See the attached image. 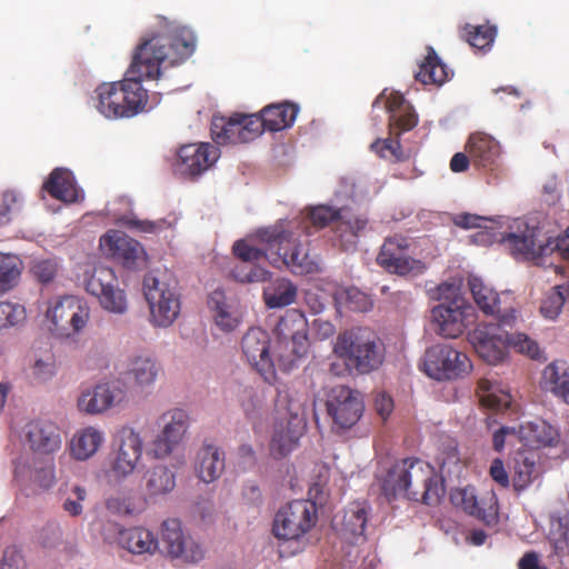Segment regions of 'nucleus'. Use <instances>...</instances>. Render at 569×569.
Wrapping results in <instances>:
<instances>
[{
    "mask_svg": "<svg viewBox=\"0 0 569 569\" xmlns=\"http://www.w3.org/2000/svg\"><path fill=\"white\" fill-rule=\"evenodd\" d=\"M541 388L569 405V366L557 360L549 363L542 371Z\"/></svg>",
    "mask_w": 569,
    "mask_h": 569,
    "instance_id": "obj_41",
    "label": "nucleus"
},
{
    "mask_svg": "<svg viewBox=\"0 0 569 569\" xmlns=\"http://www.w3.org/2000/svg\"><path fill=\"white\" fill-rule=\"evenodd\" d=\"M161 366L148 353H136L128 358L124 377L136 391L150 395L160 377Z\"/></svg>",
    "mask_w": 569,
    "mask_h": 569,
    "instance_id": "obj_27",
    "label": "nucleus"
},
{
    "mask_svg": "<svg viewBox=\"0 0 569 569\" xmlns=\"http://www.w3.org/2000/svg\"><path fill=\"white\" fill-rule=\"evenodd\" d=\"M238 113L226 118L214 117L211 122V137L217 144H236L240 142Z\"/></svg>",
    "mask_w": 569,
    "mask_h": 569,
    "instance_id": "obj_52",
    "label": "nucleus"
},
{
    "mask_svg": "<svg viewBox=\"0 0 569 569\" xmlns=\"http://www.w3.org/2000/svg\"><path fill=\"white\" fill-rule=\"evenodd\" d=\"M157 433L150 442V455L156 459H167L184 441L190 419L186 410L172 408L157 419Z\"/></svg>",
    "mask_w": 569,
    "mask_h": 569,
    "instance_id": "obj_13",
    "label": "nucleus"
},
{
    "mask_svg": "<svg viewBox=\"0 0 569 569\" xmlns=\"http://www.w3.org/2000/svg\"><path fill=\"white\" fill-rule=\"evenodd\" d=\"M14 478L18 482L30 481L42 490H49L56 485V465L52 459L34 460L32 466L24 458L14 462Z\"/></svg>",
    "mask_w": 569,
    "mask_h": 569,
    "instance_id": "obj_32",
    "label": "nucleus"
},
{
    "mask_svg": "<svg viewBox=\"0 0 569 569\" xmlns=\"http://www.w3.org/2000/svg\"><path fill=\"white\" fill-rule=\"evenodd\" d=\"M326 407L336 430H346L353 427L361 418L365 409L361 395L343 385L329 389Z\"/></svg>",
    "mask_w": 569,
    "mask_h": 569,
    "instance_id": "obj_17",
    "label": "nucleus"
},
{
    "mask_svg": "<svg viewBox=\"0 0 569 569\" xmlns=\"http://www.w3.org/2000/svg\"><path fill=\"white\" fill-rule=\"evenodd\" d=\"M466 150L473 164L480 168L497 164L502 153L499 141L482 132L470 134Z\"/></svg>",
    "mask_w": 569,
    "mask_h": 569,
    "instance_id": "obj_36",
    "label": "nucleus"
},
{
    "mask_svg": "<svg viewBox=\"0 0 569 569\" xmlns=\"http://www.w3.org/2000/svg\"><path fill=\"white\" fill-rule=\"evenodd\" d=\"M455 224L463 229H480L472 239L476 243L489 244L495 242L492 233L497 232V217H483L473 213H460L455 217Z\"/></svg>",
    "mask_w": 569,
    "mask_h": 569,
    "instance_id": "obj_46",
    "label": "nucleus"
},
{
    "mask_svg": "<svg viewBox=\"0 0 569 569\" xmlns=\"http://www.w3.org/2000/svg\"><path fill=\"white\" fill-rule=\"evenodd\" d=\"M548 540L558 558L569 557V513L567 511L550 515Z\"/></svg>",
    "mask_w": 569,
    "mask_h": 569,
    "instance_id": "obj_47",
    "label": "nucleus"
},
{
    "mask_svg": "<svg viewBox=\"0 0 569 569\" xmlns=\"http://www.w3.org/2000/svg\"><path fill=\"white\" fill-rule=\"evenodd\" d=\"M298 112V106L284 102L263 108L260 117L266 130L281 131L295 123Z\"/></svg>",
    "mask_w": 569,
    "mask_h": 569,
    "instance_id": "obj_45",
    "label": "nucleus"
},
{
    "mask_svg": "<svg viewBox=\"0 0 569 569\" xmlns=\"http://www.w3.org/2000/svg\"><path fill=\"white\" fill-rule=\"evenodd\" d=\"M57 357L51 346L36 347L29 366L31 380L37 385L49 383L58 373Z\"/></svg>",
    "mask_w": 569,
    "mask_h": 569,
    "instance_id": "obj_40",
    "label": "nucleus"
},
{
    "mask_svg": "<svg viewBox=\"0 0 569 569\" xmlns=\"http://www.w3.org/2000/svg\"><path fill=\"white\" fill-rule=\"evenodd\" d=\"M241 350L248 363L272 385L277 381L276 362L270 351L269 333L259 328L248 329L241 340Z\"/></svg>",
    "mask_w": 569,
    "mask_h": 569,
    "instance_id": "obj_18",
    "label": "nucleus"
},
{
    "mask_svg": "<svg viewBox=\"0 0 569 569\" xmlns=\"http://www.w3.org/2000/svg\"><path fill=\"white\" fill-rule=\"evenodd\" d=\"M60 263L56 258L34 259L31 264L32 274L42 283L51 282L57 276Z\"/></svg>",
    "mask_w": 569,
    "mask_h": 569,
    "instance_id": "obj_64",
    "label": "nucleus"
},
{
    "mask_svg": "<svg viewBox=\"0 0 569 569\" xmlns=\"http://www.w3.org/2000/svg\"><path fill=\"white\" fill-rule=\"evenodd\" d=\"M21 439L30 450L40 455H53L62 445L59 427L48 420L36 419L27 422L21 430Z\"/></svg>",
    "mask_w": 569,
    "mask_h": 569,
    "instance_id": "obj_25",
    "label": "nucleus"
},
{
    "mask_svg": "<svg viewBox=\"0 0 569 569\" xmlns=\"http://www.w3.org/2000/svg\"><path fill=\"white\" fill-rule=\"evenodd\" d=\"M176 488V473L168 466L159 463L152 466L146 473L144 497L148 503L170 495Z\"/></svg>",
    "mask_w": 569,
    "mask_h": 569,
    "instance_id": "obj_39",
    "label": "nucleus"
},
{
    "mask_svg": "<svg viewBox=\"0 0 569 569\" xmlns=\"http://www.w3.org/2000/svg\"><path fill=\"white\" fill-rule=\"evenodd\" d=\"M347 209L348 208H339L333 201V198L331 199L330 206L319 204L311 207L303 217L302 229L306 234L309 236L311 232L307 223H311L315 228H323L336 220L335 233L340 247L346 251L353 250L358 243L360 232L363 231L368 224V220L366 217L361 216L347 219L341 214Z\"/></svg>",
    "mask_w": 569,
    "mask_h": 569,
    "instance_id": "obj_9",
    "label": "nucleus"
},
{
    "mask_svg": "<svg viewBox=\"0 0 569 569\" xmlns=\"http://www.w3.org/2000/svg\"><path fill=\"white\" fill-rule=\"evenodd\" d=\"M106 432L98 426H87L78 429L69 443L70 456L77 461H87L103 446Z\"/></svg>",
    "mask_w": 569,
    "mask_h": 569,
    "instance_id": "obj_35",
    "label": "nucleus"
},
{
    "mask_svg": "<svg viewBox=\"0 0 569 569\" xmlns=\"http://www.w3.org/2000/svg\"><path fill=\"white\" fill-rule=\"evenodd\" d=\"M219 158V149L211 143H189L178 150L174 169L180 176L198 177L209 170Z\"/></svg>",
    "mask_w": 569,
    "mask_h": 569,
    "instance_id": "obj_22",
    "label": "nucleus"
},
{
    "mask_svg": "<svg viewBox=\"0 0 569 569\" xmlns=\"http://www.w3.org/2000/svg\"><path fill=\"white\" fill-rule=\"evenodd\" d=\"M441 477L437 478L443 485V478L458 476L461 469L460 457L456 445L450 443L437 458Z\"/></svg>",
    "mask_w": 569,
    "mask_h": 569,
    "instance_id": "obj_59",
    "label": "nucleus"
},
{
    "mask_svg": "<svg viewBox=\"0 0 569 569\" xmlns=\"http://www.w3.org/2000/svg\"><path fill=\"white\" fill-rule=\"evenodd\" d=\"M120 548L132 556L152 557L160 549V539L157 532L146 526L127 527L122 532Z\"/></svg>",
    "mask_w": 569,
    "mask_h": 569,
    "instance_id": "obj_33",
    "label": "nucleus"
},
{
    "mask_svg": "<svg viewBox=\"0 0 569 569\" xmlns=\"http://www.w3.org/2000/svg\"><path fill=\"white\" fill-rule=\"evenodd\" d=\"M49 330L60 337H69L82 331L89 319L90 308L87 301L77 296H62L49 300L46 312Z\"/></svg>",
    "mask_w": 569,
    "mask_h": 569,
    "instance_id": "obj_11",
    "label": "nucleus"
},
{
    "mask_svg": "<svg viewBox=\"0 0 569 569\" xmlns=\"http://www.w3.org/2000/svg\"><path fill=\"white\" fill-rule=\"evenodd\" d=\"M144 449V439L137 428L123 425L113 436L109 457L110 473L117 481H124L139 468Z\"/></svg>",
    "mask_w": 569,
    "mask_h": 569,
    "instance_id": "obj_10",
    "label": "nucleus"
},
{
    "mask_svg": "<svg viewBox=\"0 0 569 569\" xmlns=\"http://www.w3.org/2000/svg\"><path fill=\"white\" fill-rule=\"evenodd\" d=\"M297 287L286 278H277L263 289V299L268 308L278 309L295 302Z\"/></svg>",
    "mask_w": 569,
    "mask_h": 569,
    "instance_id": "obj_48",
    "label": "nucleus"
},
{
    "mask_svg": "<svg viewBox=\"0 0 569 569\" xmlns=\"http://www.w3.org/2000/svg\"><path fill=\"white\" fill-rule=\"evenodd\" d=\"M24 202V196L18 190L0 191V227L12 222L23 210Z\"/></svg>",
    "mask_w": 569,
    "mask_h": 569,
    "instance_id": "obj_54",
    "label": "nucleus"
},
{
    "mask_svg": "<svg viewBox=\"0 0 569 569\" xmlns=\"http://www.w3.org/2000/svg\"><path fill=\"white\" fill-rule=\"evenodd\" d=\"M479 388L482 392L481 402L485 406L498 411L510 408L512 396L509 390L500 383L490 380H481Z\"/></svg>",
    "mask_w": 569,
    "mask_h": 569,
    "instance_id": "obj_53",
    "label": "nucleus"
},
{
    "mask_svg": "<svg viewBox=\"0 0 569 569\" xmlns=\"http://www.w3.org/2000/svg\"><path fill=\"white\" fill-rule=\"evenodd\" d=\"M316 515V505L310 500H293L289 502L274 517V536L284 540L300 538L315 525Z\"/></svg>",
    "mask_w": 569,
    "mask_h": 569,
    "instance_id": "obj_16",
    "label": "nucleus"
},
{
    "mask_svg": "<svg viewBox=\"0 0 569 569\" xmlns=\"http://www.w3.org/2000/svg\"><path fill=\"white\" fill-rule=\"evenodd\" d=\"M303 430V419L298 415L276 422L270 443L271 455L274 458H283L292 452L298 447Z\"/></svg>",
    "mask_w": 569,
    "mask_h": 569,
    "instance_id": "obj_30",
    "label": "nucleus"
},
{
    "mask_svg": "<svg viewBox=\"0 0 569 569\" xmlns=\"http://www.w3.org/2000/svg\"><path fill=\"white\" fill-rule=\"evenodd\" d=\"M100 382L110 412L122 411L130 407L132 402L131 387L128 379L122 373L102 379Z\"/></svg>",
    "mask_w": 569,
    "mask_h": 569,
    "instance_id": "obj_43",
    "label": "nucleus"
},
{
    "mask_svg": "<svg viewBox=\"0 0 569 569\" xmlns=\"http://www.w3.org/2000/svg\"><path fill=\"white\" fill-rule=\"evenodd\" d=\"M224 469V457L220 449L212 445H203L197 455L196 470L198 477L206 483L213 482Z\"/></svg>",
    "mask_w": 569,
    "mask_h": 569,
    "instance_id": "obj_42",
    "label": "nucleus"
},
{
    "mask_svg": "<svg viewBox=\"0 0 569 569\" xmlns=\"http://www.w3.org/2000/svg\"><path fill=\"white\" fill-rule=\"evenodd\" d=\"M438 298L441 302L431 310L437 333L443 338L459 337L473 321V307L465 299L456 283H441L438 287Z\"/></svg>",
    "mask_w": 569,
    "mask_h": 569,
    "instance_id": "obj_7",
    "label": "nucleus"
},
{
    "mask_svg": "<svg viewBox=\"0 0 569 569\" xmlns=\"http://www.w3.org/2000/svg\"><path fill=\"white\" fill-rule=\"evenodd\" d=\"M466 30L468 42L479 50L490 48L497 36V29L493 26H467Z\"/></svg>",
    "mask_w": 569,
    "mask_h": 569,
    "instance_id": "obj_61",
    "label": "nucleus"
},
{
    "mask_svg": "<svg viewBox=\"0 0 569 569\" xmlns=\"http://www.w3.org/2000/svg\"><path fill=\"white\" fill-rule=\"evenodd\" d=\"M114 203L109 207V212L113 214L116 220L130 229H133L139 232L144 233H159L164 229L167 222L164 220L160 221H149V220H139L133 217L131 213H119L116 208H113Z\"/></svg>",
    "mask_w": 569,
    "mask_h": 569,
    "instance_id": "obj_56",
    "label": "nucleus"
},
{
    "mask_svg": "<svg viewBox=\"0 0 569 569\" xmlns=\"http://www.w3.org/2000/svg\"><path fill=\"white\" fill-rule=\"evenodd\" d=\"M208 308L214 325L221 331L231 332L242 322L243 309L239 299L222 288H217L209 295Z\"/></svg>",
    "mask_w": 569,
    "mask_h": 569,
    "instance_id": "obj_24",
    "label": "nucleus"
},
{
    "mask_svg": "<svg viewBox=\"0 0 569 569\" xmlns=\"http://www.w3.org/2000/svg\"><path fill=\"white\" fill-rule=\"evenodd\" d=\"M469 357L445 343L435 345L426 350L422 370L433 380L446 381L461 378L471 371Z\"/></svg>",
    "mask_w": 569,
    "mask_h": 569,
    "instance_id": "obj_14",
    "label": "nucleus"
},
{
    "mask_svg": "<svg viewBox=\"0 0 569 569\" xmlns=\"http://www.w3.org/2000/svg\"><path fill=\"white\" fill-rule=\"evenodd\" d=\"M44 189L56 199L73 203L83 199V190L76 182L73 173L64 168L54 169L44 183Z\"/></svg>",
    "mask_w": 569,
    "mask_h": 569,
    "instance_id": "obj_37",
    "label": "nucleus"
},
{
    "mask_svg": "<svg viewBox=\"0 0 569 569\" xmlns=\"http://www.w3.org/2000/svg\"><path fill=\"white\" fill-rule=\"evenodd\" d=\"M100 249L106 256L130 269L140 267L146 260L143 247L119 230L106 232L100 238Z\"/></svg>",
    "mask_w": 569,
    "mask_h": 569,
    "instance_id": "obj_23",
    "label": "nucleus"
},
{
    "mask_svg": "<svg viewBox=\"0 0 569 569\" xmlns=\"http://www.w3.org/2000/svg\"><path fill=\"white\" fill-rule=\"evenodd\" d=\"M468 287L480 311L486 316H496L499 312L501 302L499 293L487 284L482 278L470 274L468 277Z\"/></svg>",
    "mask_w": 569,
    "mask_h": 569,
    "instance_id": "obj_44",
    "label": "nucleus"
},
{
    "mask_svg": "<svg viewBox=\"0 0 569 569\" xmlns=\"http://www.w3.org/2000/svg\"><path fill=\"white\" fill-rule=\"evenodd\" d=\"M77 409L87 416H103L110 412L106 395L99 381L92 387L82 389L77 398Z\"/></svg>",
    "mask_w": 569,
    "mask_h": 569,
    "instance_id": "obj_49",
    "label": "nucleus"
},
{
    "mask_svg": "<svg viewBox=\"0 0 569 569\" xmlns=\"http://www.w3.org/2000/svg\"><path fill=\"white\" fill-rule=\"evenodd\" d=\"M519 432L520 443L529 448L555 447L560 440L558 429L542 419L522 422Z\"/></svg>",
    "mask_w": 569,
    "mask_h": 569,
    "instance_id": "obj_38",
    "label": "nucleus"
},
{
    "mask_svg": "<svg viewBox=\"0 0 569 569\" xmlns=\"http://www.w3.org/2000/svg\"><path fill=\"white\" fill-rule=\"evenodd\" d=\"M538 477L536 456L532 452H518L515 457L512 485L516 491L526 490Z\"/></svg>",
    "mask_w": 569,
    "mask_h": 569,
    "instance_id": "obj_50",
    "label": "nucleus"
},
{
    "mask_svg": "<svg viewBox=\"0 0 569 569\" xmlns=\"http://www.w3.org/2000/svg\"><path fill=\"white\" fill-rule=\"evenodd\" d=\"M88 498V490L84 486L74 483L64 493L62 510L71 517H79L83 513V502Z\"/></svg>",
    "mask_w": 569,
    "mask_h": 569,
    "instance_id": "obj_57",
    "label": "nucleus"
},
{
    "mask_svg": "<svg viewBox=\"0 0 569 569\" xmlns=\"http://www.w3.org/2000/svg\"><path fill=\"white\" fill-rule=\"evenodd\" d=\"M368 520V507L365 501H353L333 520V527L339 535L350 543L363 540L366 523Z\"/></svg>",
    "mask_w": 569,
    "mask_h": 569,
    "instance_id": "obj_31",
    "label": "nucleus"
},
{
    "mask_svg": "<svg viewBox=\"0 0 569 569\" xmlns=\"http://www.w3.org/2000/svg\"><path fill=\"white\" fill-rule=\"evenodd\" d=\"M83 286L88 293L98 299L103 310L114 315L127 312V296L119 288L118 279L111 268L96 266L91 271L86 272Z\"/></svg>",
    "mask_w": 569,
    "mask_h": 569,
    "instance_id": "obj_15",
    "label": "nucleus"
},
{
    "mask_svg": "<svg viewBox=\"0 0 569 569\" xmlns=\"http://www.w3.org/2000/svg\"><path fill=\"white\" fill-rule=\"evenodd\" d=\"M452 76V71L445 66L436 52L430 48L425 61L420 64L416 78L427 84H442Z\"/></svg>",
    "mask_w": 569,
    "mask_h": 569,
    "instance_id": "obj_51",
    "label": "nucleus"
},
{
    "mask_svg": "<svg viewBox=\"0 0 569 569\" xmlns=\"http://www.w3.org/2000/svg\"><path fill=\"white\" fill-rule=\"evenodd\" d=\"M377 106L387 109L390 130L396 134L412 129L418 122L411 104L398 91L385 89L373 103V107Z\"/></svg>",
    "mask_w": 569,
    "mask_h": 569,
    "instance_id": "obj_29",
    "label": "nucleus"
},
{
    "mask_svg": "<svg viewBox=\"0 0 569 569\" xmlns=\"http://www.w3.org/2000/svg\"><path fill=\"white\" fill-rule=\"evenodd\" d=\"M194 32L176 21L163 19L161 31L143 40L136 49L123 80L97 87L92 106L107 119L132 118L160 102L158 93L148 94L143 80H157L167 67L182 63L196 50Z\"/></svg>",
    "mask_w": 569,
    "mask_h": 569,
    "instance_id": "obj_1",
    "label": "nucleus"
},
{
    "mask_svg": "<svg viewBox=\"0 0 569 569\" xmlns=\"http://www.w3.org/2000/svg\"><path fill=\"white\" fill-rule=\"evenodd\" d=\"M469 342L481 359L498 365L507 356L508 332L493 322L479 323L469 333Z\"/></svg>",
    "mask_w": 569,
    "mask_h": 569,
    "instance_id": "obj_21",
    "label": "nucleus"
},
{
    "mask_svg": "<svg viewBox=\"0 0 569 569\" xmlns=\"http://www.w3.org/2000/svg\"><path fill=\"white\" fill-rule=\"evenodd\" d=\"M21 261L16 254L0 253V293L8 292L19 281Z\"/></svg>",
    "mask_w": 569,
    "mask_h": 569,
    "instance_id": "obj_55",
    "label": "nucleus"
},
{
    "mask_svg": "<svg viewBox=\"0 0 569 569\" xmlns=\"http://www.w3.org/2000/svg\"><path fill=\"white\" fill-rule=\"evenodd\" d=\"M258 244L254 239H241L234 242L233 253L242 261V264L237 266L232 274L234 279L243 283L264 282L270 279L271 273L257 264L261 259L266 258V243L261 241L259 234L257 236Z\"/></svg>",
    "mask_w": 569,
    "mask_h": 569,
    "instance_id": "obj_19",
    "label": "nucleus"
},
{
    "mask_svg": "<svg viewBox=\"0 0 569 569\" xmlns=\"http://www.w3.org/2000/svg\"><path fill=\"white\" fill-rule=\"evenodd\" d=\"M451 500L456 506H460L467 513L485 523L491 525L498 519V498L491 490L478 497L475 488L467 487L452 492Z\"/></svg>",
    "mask_w": 569,
    "mask_h": 569,
    "instance_id": "obj_26",
    "label": "nucleus"
},
{
    "mask_svg": "<svg viewBox=\"0 0 569 569\" xmlns=\"http://www.w3.org/2000/svg\"><path fill=\"white\" fill-rule=\"evenodd\" d=\"M381 488L387 497L407 496L427 505L438 503L445 495V487L437 478L435 468L420 459H405L396 462L382 479Z\"/></svg>",
    "mask_w": 569,
    "mask_h": 569,
    "instance_id": "obj_2",
    "label": "nucleus"
},
{
    "mask_svg": "<svg viewBox=\"0 0 569 569\" xmlns=\"http://www.w3.org/2000/svg\"><path fill=\"white\" fill-rule=\"evenodd\" d=\"M143 293L152 325L161 328L171 326L180 313L176 281L166 272L152 271L144 276Z\"/></svg>",
    "mask_w": 569,
    "mask_h": 569,
    "instance_id": "obj_8",
    "label": "nucleus"
},
{
    "mask_svg": "<svg viewBox=\"0 0 569 569\" xmlns=\"http://www.w3.org/2000/svg\"><path fill=\"white\" fill-rule=\"evenodd\" d=\"M492 238L517 260L538 262L551 254V237H545L535 218L498 216Z\"/></svg>",
    "mask_w": 569,
    "mask_h": 569,
    "instance_id": "obj_3",
    "label": "nucleus"
},
{
    "mask_svg": "<svg viewBox=\"0 0 569 569\" xmlns=\"http://www.w3.org/2000/svg\"><path fill=\"white\" fill-rule=\"evenodd\" d=\"M300 236L278 227L259 231V238L266 243L264 254L271 264H283L296 274H307L319 267L318 261L309 256Z\"/></svg>",
    "mask_w": 569,
    "mask_h": 569,
    "instance_id": "obj_4",
    "label": "nucleus"
},
{
    "mask_svg": "<svg viewBox=\"0 0 569 569\" xmlns=\"http://www.w3.org/2000/svg\"><path fill=\"white\" fill-rule=\"evenodd\" d=\"M378 181L368 177L341 178L333 194V201L339 208L351 209L370 201L381 189Z\"/></svg>",
    "mask_w": 569,
    "mask_h": 569,
    "instance_id": "obj_28",
    "label": "nucleus"
},
{
    "mask_svg": "<svg viewBox=\"0 0 569 569\" xmlns=\"http://www.w3.org/2000/svg\"><path fill=\"white\" fill-rule=\"evenodd\" d=\"M377 261L387 271L400 276H416L425 270V263L411 257L410 243L407 238L401 236L386 239Z\"/></svg>",
    "mask_w": 569,
    "mask_h": 569,
    "instance_id": "obj_20",
    "label": "nucleus"
},
{
    "mask_svg": "<svg viewBox=\"0 0 569 569\" xmlns=\"http://www.w3.org/2000/svg\"><path fill=\"white\" fill-rule=\"evenodd\" d=\"M148 506V497L136 489H122L111 493L104 499L106 510L116 517L134 518L144 512Z\"/></svg>",
    "mask_w": 569,
    "mask_h": 569,
    "instance_id": "obj_34",
    "label": "nucleus"
},
{
    "mask_svg": "<svg viewBox=\"0 0 569 569\" xmlns=\"http://www.w3.org/2000/svg\"><path fill=\"white\" fill-rule=\"evenodd\" d=\"M27 313L22 305L12 301L0 302V330L19 327L26 321Z\"/></svg>",
    "mask_w": 569,
    "mask_h": 569,
    "instance_id": "obj_58",
    "label": "nucleus"
},
{
    "mask_svg": "<svg viewBox=\"0 0 569 569\" xmlns=\"http://www.w3.org/2000/svg\"><path fill=\"white\" fill-rule=\"evenodd\" d=\"M508 347L531 359H539L541 357V350L537 341L523 332L508 333Z\"/></svg>",
    "mask_w": 569,
    "mask_h": 569,
    "instance_id": "obj_62",
    "label": "nucleus"
},
{
    "mask_svg": "<svg viewBox=\"0 0 569 569\" xmlns=\"http://www.w3.org/2000/svg\"><path fill=\"white\" fill-rule=\"evenodd\" d=\"M340 299L353 311L366 312L372 308L371 297L356 287L347 288Z\"/></svg>",
    "mask_w": 569,
    "mask_h": 569,
    "instance_id": "obj_63",
    "label": "nucleus"
},
{
    "mask_svg": "<svg viewBox=\"0 0 569 569\" xmlns=\"http://www.w3.org/2000/svg\"><path fill=\"white\" fill-rule=\"evenodd\" d=\"M238 120L240 126V132H238V134H240L241 143L253 141L266 130L259 114L238 113Z\"/></svg>",
    "mask_w": 569,
    "mask_h": 569,
    "instance_id": "obj_60",
    "label": "nucleus"
},
{
    "mask_svg": "<svg viewBox=\"0 0 569 569\" xmlns=\"http://www.w3.org/2000/svg\"><path fill=\"white\" fill-rule=\"evenodd\" d=\"M277 340L272 350L276 368L290 371L308 350V321L298 310L288 311L276 327Z\"/></svg>",
    "mask_w": 569,
    "mask_h": 569,
    "instance_id": "obj_6",
    "label": "nucleus"
},
{
    "mask_svg": "<svg viewBox=\"0 0 569 569\" xmlns=\"http://www.w3.org/2000/svg\"><path fill=\"white\" fill-rule=\"evenodd\" d=\"M333 351L347 367L356 369L360 373H368L377 369L383 360L379 338L369 328H352L340 333Z\"/></svg>",
    "mask_w": 569,
    "mask_h": 569,
    "instance_id": "obj_5",
    "label": "nucleus"
},
{
    "mask_svg": "<svg viewBox=\"0 0 569 569\" xmlns=\"http://www.w3.org/2000/svg\"><path fill=\"white\" fill-rule=\"evenodd\" d=\"M160 541L164 556L181 566L197 565L204 559L203 546L186 532L181 522L176 518L161 522Z\"/></svg>",
    "mask_w": 569,
    "mask_h": 569,
    "instance_id": "obj_12",
    "label": "nucleus"
}]
</instances>
